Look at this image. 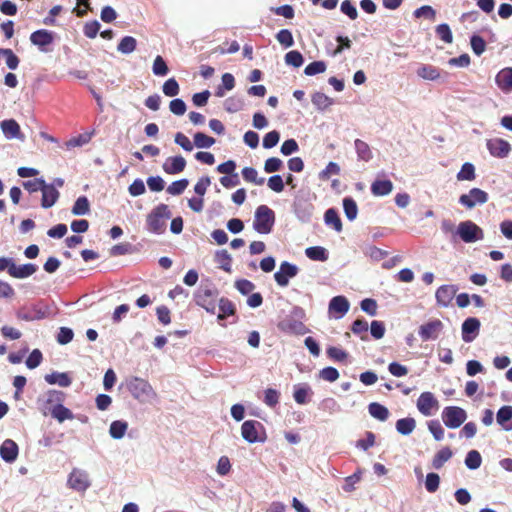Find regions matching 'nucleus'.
<instances>
[{
  "label": "nucleus",
  "instance_id": "1",
  "mask_svg": "<svg viewBox=\"0 0 512 512\" xmlns=\"http://www.w3.org/2000/svg\"><path fill=\"white\" fill-rule=\"evenodd\" d=\"M172 217V213L166 204H159L151 210L146 217V230L152 234L161 235L166 231V220Z\"/></svg>",
  "mask_w": 512,
  "mask_h": 512
},
{
  "label": "nucleus",
  "instance_id": "2",
  "mask_svg": "<svg viewBox=\"0 0 512 512\" xmlns=\"http://www.w3.org/2000/svg\"><path fill=\"white\" fill-rule=\"evenodd\" d=\"M275 224V212L267 205L256 208L253 229L259 234H269Z\"/></svg>",
  "mask_w": 512,
  "mask_h": 512
},
{
  "label": "nucleus",
  "instance_id": "3",
  "mask_svg": "<svg viewBox=\"0 0 512 512\" xmlns=\"http://www.w3.org/2000/svg\"><path fill=\"white\" fill-rule=\"evenodd\" d=\"M127 389L141 403L149 402L155 397V392L148 381L139 377H131L127 380Z\"/></svg>",
  "mask_w": 512,
  "mask_h": 512
},
{
  "label": "nucleus",
  "instance_id": "4",
  "mask_svg": "<svg viewBox=\"0 0 512 512\" xmlns=\"http://www.w3.org/2000/svg\"><path fill=\"white\" fill-rule=\"evenodd\" d=\"M456 244L459 240L465 243H475L484 238L483 230L471 220L462 221L455 231Z\"/></svg>",
  "mask_w": 512,
  "mask_h": 512
},
{
  "label": "nucleus",
  "instance_id": "5",
  "mask_svg": "<svg viewBox=\"0 0 512 512\" xmlns=\"http://www.w3.org/2000/svg\"><path fill=\"white\" fill-rule=\"evenodd\" d=\"M218 296V290L212 285H201L194 293L195 303L210 314L216 312L215 298Z\"/></svg>",
  "mask_w": 512,
  "mask_h": 512
},
{
  "label": "nucleus",
  "instance_id": "6",
  "mask_svg": "<svg viewBox=\"0 0 512 512\" xmlns=\"http://www.w3.org/2000/svg\"><path fill=\"white\" fill-rule=\"evenodd\" d=\"M241 435L248 443H263L266 440L265 428L256 420H246L241 426Z\"/></svg>",
  "mask_w": 512,
  "mask_h": 512
},
{
  "label": "nucleus",
  "instance_id": "7",
  "mask_svg": "<svg viewBox=\"0 0 512 512\" xmlns=\"http://www.w3.org/2000/svg\"><path fill=\"white\" fill-rule=\"evenodd\" d=\"M441 417L446 427L456 429L466 421L467 413L459 406H447L443 409Z\"/></svg>",
  "mask_w": 512,
  "mask_h": 512
},
{
  "label": "nucleus",
  "instance_id": "8",
  "mask_svg": "<svg viewBox=\"0 0 512 512\" xmlns=\"http://www.w3.org/2000/svg\"><path fill=\"white\" fill-rule=\"evenodd\" d=\"M488 193L480 188H472L467 194L459 197V203L468 209L474 208L476 205L485 204L488 201Z\"/></svg>",
  "mask_w": 512,
  "mask_h": 512
},
{
  "label": "nucleus",
  "instance_id": "9",
  "mask_svg": "<svg viewBox=\"0 0 512 512\" xmlns=\"http://www.w3.org/2000/svg\"><path fill=\"white\" fill-rule=\"evenodd\" d=\"M299 268L297 265L288 261H283L280 264L279 270L275 272L274 279L278 286L286 287L289 284L290 279L297 276Z\"/></svg>",
  "mask_w": 512,
  "mask_h": 512
},
{
  "label": "nucleus",
  "instance_id": "10",
  "mask_svg": "<svg viewBox=\"0 0 512 512\" xmlns=\"http://www.w3.org/2000/svg\"><path fill=\"white\" fill-rule=\"evenodd\" d=\"M481 323L476 317L466 318L461 326L462 340L465 343L473 342L479 335Z\"/></svg>",
  "mask_w": 512,
  "mask_h": 512
},
{
  "label": "nucleus",
  "instance_id": "11",
  "mask_svg": "<svg viewBox=\"0 0 512 512\" xmlns=\"http://www.w3.org/2000/svg\"><path fill=\"white\" fill-rule=\"evenodd\" d=\"M293 210L301 222L307 223L313 216L314 205L308 199L297 198L293 203Z\"/></svg>",
  "mask_w": 512,
  "mask_h": 512
},
{
  "label": "nucleus",
  "instance_id": "12",
  "mask_svg": "<svg viewBox=\"0 0 512 512\" xmlns=\"http://www.w3.org/2000/svg\"><path fill=\"white\" fill-rule=\"evenodd\" d=\"M55 33L46 29H39L31 33L30 41L33 45L37 46L40 51L48 52L47 46L51 45L54 41Z\"/></svg>",
  "mask_w": 512,
  "mask_h": 512
},
{
  "label": "nucleus",
  "instance_id": "13",
  "mask_svg": "<svg viewBox=\"0 0 512 512\" xmlns=\"http://www.w3.org/2000/svg\"><path fill=\"white\" fill-rule=\"evenodd\" d=\"M443 329L439 319L431 320L419 327L418 334L423 341L435 340Z\"/></svg>",
  "mask_w": 512,
  "mask_h": 512
},
{
  "label": "nucleus",
  "instance_id": "14",
  "mask_svg": "<svg viewBox=\"0 0 512 512\" xmlns=\"http://www.w3.org/2000/svg\"><path fill=\"white\" fill-rule=\"evenodd\" d=\"M486 146L489 153L496 158H506L511 151L510 143L502 138L490 139Z\"/></svg>",
  "mask_w": 512,
  "mask_h": 512
},
{
  "label": "nucleus",
  "instance_id": "15",
  "mask_svg": "<svg viewBox=\"0 0 512 512\" xmlns=\"http://www.w3.org/2000/svg\"><path fill=\"white\" fill-rule=\"evenodd\" d=\"M350 308V303L345 296L339 295L333 297L328 305V312L335 319L342 318Z\"/></svg>",
  "mask_w": 512,
  "mask_h": 512
},
{
  "label": "nucleus",
  "instance_id": "16",
  "mask_svg": "<svg viewBox=\"0 0 512 512\" xmlns=\"http://www.w3.org/2000/svg\"><path fill=\"white\" fill-rule=\"evenodd\" d=\"M68 484L77 491H85L90 487L88 474L81 469L74 468L69 475Z\"/></svg>",
  "mask_w": 512,
  "mask_h": 512
},
{
  "label": "nucleus",
  "instance_id": "17",
  "mask_svg": "<svg viewBox=\"0 0 512 512\" xmlns=\"http://www.w3.org/2000/svg\"><path fill=\"white\" fill-rule=\"evenodd\" d=\"M280 331L288 334L304 335L308 329L303 322L293 318L287 317L278 323Z\"/></svg>",
  "mask_w": 512,
  "mask_h": 512
},
{
  "label": "nucleus",
  "instance_id": "18",
  "mask_svg": "<svg viewBox=\"0 0 512 512\" xmlns=\"http://www.w3.org/2000/svg\"><path fill=\"white\" fill-rule=\"evenodd\" d=\"M438 408V400L431 392H423L417 400V409L424 416L432 415V410Z\"/></svg>",
  "mask_w": 512,
  "mask_h": 512
},
{
  "label": "nucleus",
  "instance_id": "19",
  "mask_svg": "<svg viewBox=\"0 0 512 512\" xmlns=\"http://www.w3.org/2000/svg\"><path fill=\"white\" fill-rule=\"evenodd\" d=\"M457 291L456 285H441L435 293L437 304L441 307H448Z\"/></svg>",
  "mask_w": 512,
  "mask_h": 512
},
{
  "label": "nucleus",
  "instance_id": "20",
  "mask_svg": "<svg viewBox=\"0 0 512 512\" xmlns=\"http://www.w3.org/2000/svg\"><path fill=\"white\" fill-rule=\"evenodd\" d=\"M19 454V447L12 439H6L0 445V457L6 463H13L16 461Z\"/></svg>",
  "mask_w": 512,
  "mask_h": 512
},
{
  "label": "nucleus",
  "instance_id": "21",
  "mask_svg": "<svg viewBox=\"0 0 512 512\" xmlns=\"http://www.w3.org/2000/svg\"><path fill=\"white\" fill-rule=\"evenodd\" d=\"M16 315L18 319L30 322L47 318L48 311L46 308L33 306L29 309H20Z\"/></svg>",
  "mask_w": 512,
  "mask_h": 512
},
{
  "label": "nucleus",
  "instance_id": "22",
  "mask_svg": "<svg viewBox=\"0 0 512 512\" xmlns=\"http://www.w3.org/2000/svg\"><path fill=\"white\" fill-rule=\"evenodd\" d=\"M0 128L7 139L23 140L20 125L14 119H6L0 122Z\"/></svg>",
  "mask_w": 512,
  "mask_h": 512
},
{
  "label": "nucleus",
  "instance_id": "23",
  "mask_svg": "<svg viewBox=\"0 0 512 512\" xmlns=\"http://www.w3.org/2000/svg\"><path fill=\"white\" fill-rule=\"evenodd\" d=\"M185 167L186 160L181 155L168 157L162 166L164 172L170 175L181 173Z\"/></svg>",
  "mask_w": 512,
  "mask_h": 512
},
{
  "label": "nucleus",
  "instance_id": "24",
  "mask_svg": "<svg viewBox=\"0 0 512 512\" xmlns=\"http://www.w3.org/2000/svg\"><path fill=\"white\" fill-rule=\"evenodd\" d=\"M41 206L44 209L52 207L58 200L60 193L53 185L45 183L42 190Z\"/></svg>",
  "mask_w": 512,
  "mask_h": 512
},
{
  "label": "nucleus",
  "instance_id": "25",
  "mask_svg": "<svg viewBox=\"0 0 512 512\" xmlns=\"http://www.w3.org/2000/svg\"><path fill=\"white\" fill-rule=\"evenodd\" d=\"M44 380L50 385H58L62 388L69 387L72 384V378L68 372L53 371L46 374Z\"/></svg>",
  "mask_w": 512,
  "mask_h": 512
},
{
  "label": "nucleus",
  "instance_id": "26",
  "mask_svg": "<svg viewBox=\"0 0 512 512\" xmlns=\"http://www.w3.org/2000/svg\"><path fill=\"white\" fill-rule=\"evenodd\" d=\"M495 82L497 86L503 92H511L512 91V67H507L500 70L496 77Z\"/></svg>",
  "mask_w": 512,
  "mask_h": 512
},
{
  "label": "nucleus",
  "instance_id": "27",
  "mask_svg": "<svg viewBox=\"0 0 512 512\" xmlns=\"http://www.w3.org/2000/svg\"><path fill=\"white\" fill-rule=\"evenodd\" d=\"M497 423L506 431L512 430V406L504 405L496 414Z\"/></svg>",
  "mask_w": 512,
  "mask_h": 512
},
{
  "label": "nucleus",
  "instance_id": "28",
  "mask_svg": "<svg viewBox=\"0 0 512 512\" xmlns=\"http://www.w3.org/2000/svg\"><path fill=\"white\" fill-rule=\"evenodd\" d=\"M38 269L34 263H26L23 265H16L14 263L10 276L17 279H25L33 275Z\"/></svg>",
  "mask_w": 512,
  "mask_h": 512
},
{
  "label": "nucleus",
  "instance_id": "29",
  "mask_svg": "<svg viewBox=\"0 0 512 512\" xmlns=\"http://www.w3.org/2000/svg\"><path fill=\"white\" fill-rule=\"evenodd\" d=\"M453 456V451L450 447L446 446L440 449L432 459V467L435 470H440L446 462H448Z\"/></svg>",
  "mask_w": 512,
  "mask_h": 512
},
{
  "label": "nucleus",
  "instance_id": "30",
  "mask_svg": "<svg viewBox=\"0 0 512 512\" xmlns=\"http://www.w3.org/2000/svg\"><path fill=\"white\" fill-rule=\"evenodd\" d=\"M354 148L359 161L369 162L373 158V153L370 146L361 139L354 141Z\"/></svg>",
  "mask_w": 512,
  "mask_h": 512
},
{
  "label": "nucleus",
  "instance_id": "31",
  "mask_svg": "<svg viewBox=\"0 0 512 512\" xmlns=\"http://www.w3.org/2000/svg\"><path fill=\"white\" fill-rule=\"evenodd\" d=\"M416 73L420 78L429 81H435L440 77V70L430 64H421Z\"/></svg>",
  "mask_w": 512,
  "mask_h": 512
},
{
  "label": "nucleus",
  "instance_id": "32",
  "mask_svg": "<svg viewBox=\"0 0 512 512\" xmlns=\"http://www.w3.org/2000/svg\"><path fill=\"white\" fill-rule=\"evenodd\" d=\"M368 412L373 418L381 422L386 421L390 415L388 408L378 402L370 403L368 405Z\"/></svg>",
  "mask_w": 512,
  "mask_h": 512
},
{
  "label": "nucleus",
  "instance_id": "33",
  "mask_svg": "<svg viewBox=\"0 0 512 512\" xmlns=\"http://www.w3.org/2000/svg\"><path fill=\"white\" fill-rule=\"evenodd\" d=\"M395 428L399 434L408 436L415 430L416 421L412 417L401 418L396 421Z\"/></svg>",
  "mask_w": 512,
  "mask_h": 512
},
{
  "label": "nucleus",
  "instance_id": "34",
  "mask_svg": "<svg viewBox=\"0 0 512 512\" xmlns=\"http://www.w3.org/2000/svg\"><path fill=\"white\" fill-rule=\"evenodd\" d=\"M51 416L56 419L58 422L62 423L65 420H72L74 419V414L72 411L65 407L63 404L54 405L50 409Z\"/></svg>",
  "mask_w": 512,
  "mask_h": 512
},
{
  "label": "nucleus",
  "instance_id": "35",
  "mask_svg": "<svg viewBox=\"0 0 512 512\" xmlns=\"http://www.w3.org/2000/svg\"><path fill=\"white\" fill-rule=\"evenodd\" d=\"M312 393L311 387L308 384H298L294 386L293 398L297 404L304 405L308 402V395Z\"/></svg>",
  "mask_w": 512,
  "mask_h": 512
},
{
  "label": "nucleus",
  "instance_id": "36",
  "mask_svg": "<svg viewBox=\"0 0 512 512\" xmlns=\"http://www.w3.org/2000/svg\"><path fill=\"white\" fill-rule=\"evenodd\" d=\"M393 189V184L390 180H376L371 185V192L375 196H386Z\"/></svg>",
  "mask_w": 512,
  "mask_h": 512
},
{
  "label": "nucleus",
  "instance_id": "37",
  "mask_svg": "<svg viewBox=\"0 0 512 512\" xmlns=\"http://www.w3.org/2000/svg\"><path fill=\"white\" fill-rule=\"evenodd\" d=\"M324 222L328 226H332L335 231H342V221L339 217L338 211L335 208H329L325 211Z\"/></svg>",
  "mask_w": 512,
  "mask_h": 512
},
{
  "label": "nucleus",
  "instance_id": "38",
  "mask_svg": "<svg viewBox=\"0 0 512 512\" xmlns=\"http://www.w3.org/2000/svg\"><path fill=\"white\" fill-rule=\"evenodd\" d=\"M128 429V423L124 420H115L110 424L109 434L113 439L120 440Z\"/></svg>",
  "mask_w": 512,
  "mask_h": 512
},
{
  "label": "nucleus",
  "instance_id": "39",
  "mask_svg": "<svg viewBox=\"0 0 512 512\" xmlns=\"http://www.w3.org/2000/svg\"><path fill=\"white\" fill-rule=\"evenodd\" d=\"M311 101L319 111H324L334 104V100L322 92H315Z\"/></svg>",
  "mask_w": 512,
  "mask_h": 512
},
{
  "label": "nucleus",
  "instance_id": "40",
  "mask_svg": "<svg viewBox=\"0 0 512 512\" xmlns=\"http://www.w3.org/2000/svg\"><path fill=\"white\" fill-rule=\"evenodd\" d=\"M219 310L218 320H224L228 316H232L236 312V308L234 303L228 298L222 297L219 300Z\"/></svg>",
  "mask_w": 512,
  "mask_h": 512
},
{
  "label": "nucleus",
  "instance_id": "41",
  "mask_svg": "<svg viewBox=\"0 0 512 512\" xmlns=\"http://www.w3.org/2000/svg\"><path fill=\"white\" fill-rule=\"evenodd\" d=\"M305 255L313 261L324 262L328 259V251L321 246H311L306 248Z\"/></svg>",
  "mask_w": 512,
  "mask_h": 512
},
{
  "label": "nucleus",
  "instance_id": "42",
  "mask_svg": "<svg viewBox=\"0 0 512 512\" xmlns=\"http://www.w3.org/2000/svg\"><path fill=\"white\" fill-rule=\"evenodd\" d=\"M342 202L346 218L349 221H354L358 215V206L356 201L352 197L347 196L343 199Z\"/></svg>",
  "mask_w": 512,
  "mask_h": 512
},
{
  "label": "nucleus",
  "instance_id": "43",
  "mask_svg": "<svg viewBox=\"0 0 512 512\" xmlns=\"http://www.w3.org/2000/svg\"><path fill=\"white\" fill-rule=\"evenodd\" d=\"M73 215L83 216L90 212V202L86 196H80L74 202L71 210Z\"/></svg>",
  "mask_w": 512,
  "mask_h": 512
},
{
  "label": "nucleus",
  "instance_id": "44",
  "mask_svg": "<svg viewBox=\"0 0 512 512\" xmlns=\"http://www.w3.org/2000/svg\"><path fill=\"white\" fill-rule=\"evenodd\" d=\"M223 105L228 113H236L244 108L245 102L240 96H231L224 101Z\"/></svg>",
  "mask_w": 512,
  "mask_h": 512
},
{
  "label": "nucleus",
  "instance_id": "45",
  "mask_svg": "<svg viewBox=\"0 0 512 512\" xmlns=\"http://www.w3.org/2000/svg\"><path fill=\"white\" fill-rule=\"evenodd\" d=\"M215 262L225 272H231L232 257L226 249L218 250L215 253Z\"/></svg>",
  "mask_w": 512,
  "mask_h": 512
},
{
  "label": "nucleus",
  "instance_id": "46",
  "mask_svg": "<svg viewBox=\"0 0 512 512\" xmlns=\"http://www.w3.org/2000/svg\"><path fill=\"white\" fill-rule=\"evenodd\" d=\"M137 47V40L132 36H124L118 43L117 50L125 55L131 54Z\"/></svg>",
  "mask_w": 512,
  "mask_h": 512
},
{
  "label": "nucleus",
  "instance_id": "47",
  "mask_svg": "<svg viewBox=\"0 0 512 512\" xmlns=\"http://www.w3.org/2000/svg\"><path fill=\"white\" fill-rule=\"evenodd\" d=\"M464 463L470 470L478 469L482 464V457L479 451L470 450L465 457Z\"/></svg>",
  "mask_w": 512,
  "mask_h": 512
},
{
  "label": "nucleus",
  "instance_id": "48",
  "mask_svg": "<svg viewBox=\"0 0 512 512\" xmlns=\"http://www.w3.org/2000/svg\"><path fill=\"white\" fill-rule=\"evenodd\" d=\"M476 177L475 167L470 162H465L460 171L457 173L456 178L458 181H472Z\"/></svg>",
  "mask_w": 512,
  "mask_h": 512
},
{
  "label": "nucleus",
  "instance_id": "49",
  "mask_svg": "<svg viewBox=\"0 0 512 512\" xmlns=\"http://www.w3.org/2000/svg\"><path fill=\"white\" fill-rule=\"evenodd\" d=\"M193 139L195 147L200 149L210 148L215 144V139L203 132L195 133Z\"/></svg>",
  "mask_w": 512,
  "mask_h": 512
},
{
  "label": "nucleus",
  "instance_id": "50",
  "mask_svg": "<svg viewBox=\"0 0 512 512\" xmlns=\"http://www.w3.org/2000/svg\"><path fill=\"white\" fill-rule=\"evenodd\" d=\"M189 185V180L182 178L172 182L166 189V192L173 196L181 195Z\"/></svg>",
  "mask_w": 512,
  "mask_h": 512
},
{
  "label": "nucleus",
  "instance_id": "51",
  "mask_svg": "<svg viewBox=\"0 0 512 512\" xmlns=\"http://www.w3.org/2000/svg\"><path fill=\"white\" fill-rule=\"evenodd\" d=\"M152 72L155 76L163 77L166 76L169 72L168 65L164 58L160 55H157L154 59L152 65Z\"/></svg>",
  "mask_w": 512,
  "mask_h": 512
},
{
  "label": "nucleus",
  "instance_id": "52",
  "mask_svg": "<svg viewBox=\"0 0 512 512\" xmlns=\"http://www.w3.org/2000/svg\"><path fill=\"white\" fill-rule=\"evenodd\" d=\"M242 177L245 181L254 183L256 185H263L265 182L264 178L258 177V172L253 167H245L241 171Z\"/></svg>",
  "mask_w": 512,
  "mask_h": 512
},
{
  "label": "nucleus",
  "instance_id": "53",
  "mask_svg": "<svg viewBox=\"0 0 512 512\" xmlns=\"http://www.w3.org/2000/svg\"><path fill=\"white\" fill-rule=\"evenodd\" d=\"M162 91L164 95L167 97L177 96L180 92V87L177 80L174 77L166 80L162 85Z\"/></svg>",
  "mask_w": 512,
  "mask_h": 512
},
{
  "label": "nucleus",
  "instance_id": "54",
  "mask_svg": "<svg viewBox=\"0 0 512 512\" xmlns=\"http://www.w3.org/2000/svg\"><path fill=\"white\" fill-rule=\"evenodd\" d=\"M66 399V393L63 391L50 389L46 392V403L49 405L63 404Z\"/></svg>",
  "mask_w": 512,
  "mask_h": 512
},
{
  "label": "nucleus",
  "instance_id": "55",
  "mask_svg": "<svg viewBox=\"0 0 512 512\" xmlns=\"http://www.w3.org/2000/svg\"><path fill=\"white\" fill-rule=\"evenodd\" d=\"M285 63L294 68H299L304 63L303 55L297 50H291L285 55Z\"/></svg>",
  "mask_w": 512,
  "mask_h": 512
},
{
  "label": "nucleus",
  "instance_id": "56",
  "mask_svg": "<svg viewBox=\"0 0 512 512\" xmlns=\"http://www.w3.org/2000/svg\"><path fill=\"white\" fill-rule=\"evenodd\" d=\"M92 136H93V132L79 134L78 136L73 137L70 140H68L65 143V145L68 149L74 148V147H81V146L89 143Z\"/></svg>",
  "mask_w": 512,
  "mask_h": 512
},
{
  "label": "nucleus",
  "instance_id": "57",
  "mask_svg": "<svg viewBox=\"0 0 512 512\" xmlns=\"http://www.w3.org/2000/svg\"><path fill=\"white\" fill-rule=\"evenodd\" d=\"M470 45H471L472 51L477 56L482 55L483 52L486 49V42H485V40L481 36H479L478 34H473L470 37Z\"/></svg>",
  "mask_w": 512,
  "mask_h": 512
},
{
  "label": "nucleus",
  "instance_id": "58",
  "mask_svg": "<svg viewBox=\"0 0 512 512\" xmlns=\"http://www.w3.org/2000/svg\"><path fill=\"white\" fill-rule=\"evenodd\" d=\"M1 55L6 59V65L10 70H15L19 66L18 56L9 48H2Z\"/></svg>",
  "mask_w": 512,
  "mask_h": 512
},
{
  "label": "nucleus",
  "instance_id": "59",
  "mask_svg": "<svg viewBox=\"0 0 512 512\" xmlns=\"http://www.w3.org/2000/svg\"><path fill=\"white\" fill-rule=\"evenodd\" d=\"M326 68H327V66L324 61H321V60L313 61L305 67L304 73L307 76H314V75L325 72Z\"/></svg>",
  "mask_w": 512,
  "mask_h": 512
},
{
  "label": "nucleus",
  "instance_id": "60",
  "mask_svg": "<svg viewBox=\"0 0 512 512\" xmlns=\"http://www.w3.org/2000/svg\"><path fill=\"white\" fill-rule=\"evenodd\" d=\"M340 171V166L336 162L330 161L319 173V179L323 181L328 180L331 175H339Z\"/></svg>",
  "mask_w": 512,
  "mask_h": 512
},
{
  "label": "nucleus",
  "instance_id": "61",
  "mask_svg": "<svg viewBox=\"0 0 512 512\" xmlns=\"http://www.w3.org/2000/svg\"><path fill=\"white\" fill-rule=\"evenodd\" d=\"M364 254L370 257L373 261H380L388 256V252L376 246H367L363 250Z\"/></svg>",
  "mask_w": 512,
  "mask_h": 512
},
{
  "label": "nucleus",
  "instance_id": "62",
  "mask_svg": "<svg viewBox=\"0 0 512 512\" xmlns=\"http://www.w3.org/2000/svg\"><path fill=\"white\" fill-rule=\"evenodd\" d=\"M436 35L445 43H452L453 34L448 24H439L435 29Z\"/></svg>",
  "mask_w": 512,
  "mask_h": 512
},
{
  "label": "nucleus",
  "instance_id": "63",
  "mask_svg": "<svg viewBox=\"0 0 512 512\" xmlns=\"http://www.w3.org/2000/svg\"><path fill=\"white\" fill-rule=\"evenodd\" d=\"M283 168V161L277 157H270L264 163V171L267 174L275 173Z\"/></svg>",
  "mask_w": 512,
  "mask_h": 512
},
{
  "label": "nucleus",
  "instance_id": "64",
  "mask_svg": "<svg viewBox=\"0 0 512 512\" xmlns=\"http://www.w3.org/2000/svg\"><path fill=\"white\" fill-rule=\"evenodd\" d=\"M277 41L283 45L285 48H290L294 45L293 35L288 29H281L276 34Z\"/></svg>",
  "mask_w": 512,
  "mask_h": 512
}]
</instances>
